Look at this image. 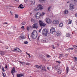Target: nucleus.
<instances>
[{"label": "nucleus", "instance_id": "nucleus-25", "mask_svg": "<svg viewBox=\"0 0 77 77\" xmlns=\"http://www.w3.org/2000/svg\"><path fill=\"white\" fill-rule=\"evenodd\" d=\"M59 27H62V26H63V23H61L59 24Z\"/></svg>", "mask_w": 77, "mask_h": 77}, {"label": "nucleus", "instance_id": "nucleus-47", "mask_svg": "<svg viewBox=\"0 0 77 77\" xmlns=\"http://www.w3.org/2000/svg\"><path fill=\"white\" fill-rule=\"evenodd\" d=\"M56 62H57V63H60V61H57Z\"/></svg>", "mask_w": 77, "mask_h": 77}, {"label": "nucleus", "instance_id": "nucleus-20", "mask_svg": "<svg viewBox=\"0 0 77 77\" xmlns=\"http://www.w3.org/2000/svg\"><path fill=\"white\" fill-rule=\"evenodd\" d=\"M66 69V72L67 74H68V71H69V67H67Z\"/></svg>", "mask_w": 77, "mask_h": 77}, {"label": "nucleus", "instance_id": "nucleus-17", "mask_svg": "<svg viewBox=\"0 0 77 77\" xmlns=\"http://www.w3.org/2000/svg\"><path fill=\"white\" fill-rule=\"evenodd\" d=\"M19 37L20 39H24L25 38L24 36L22 35L19 36Z\"/></svg>", "mask_w": 77, "mask_h": 77}, {"label": "nucleus", "instance_id": "nucleus-1", "mask_svg": "<svg viewBox=\"0 0 77 77\" xmlns=\"http://www.w3.org/2000/svg\"><path fill=\"white\" fill-rule=\"evenodd\" d=\"M31 36L32 39H36L38 36V32L36 30L33 31V32L31 34Z\"/></svg>", "mask_w": 77, "mask_h": 77}, {"label": "nucleus", "instance_id": "nucleus-18", "mask_svg": "<svg viewBox=\"0 0 77 77\" xmlns=\"http://www.w3.org/2000/svg\"><path fill=\"white\" fill-rule=\"evenodd\" d=\"M51 6L49 7L48 9V12H50L51 11Z\"/></svg>", "mask_w": 77, "mask_h": 77}, {"label": "nucleus", "instance_id": "nucleus-49", "mask_svg": "<svg viewBox=\"0 0 77 77\" xmlns=\"http://www.w3.org/2000/svg\"><path fill=\"white\" fill-rule=\"evenodd\" d=\"M21 24H22V25H24V22H22L21 23Z\"/></svg>", "mask_w": 77, "mask_h": 77}, {"label": "nucleus", "instance_id": "nucleus-24", "mask_svg": "<svg viewBox=\"0 0 77 77\" xmlns=\"http://www.w3.org/2000/svg\"><path fill=\"white\" fill-rule=\"evenodd\" d=\"M66 36L67 37H70V35L69 33H67Z\"/></svg>", "mask_w": 77, "mask_h": 77}, {"label": "nucleus", "instance_id": "nucleus-43", "mask_svg": "<svg viewBox=\"0 0 77 77\" xmlns=\"http://www.w3.org/2000/svg\"><path fill=\"white\" fill-rule=\"evenodd\" d=\"M59 55L60 56H61V57H62V56H63V54H59Z\"/></svg>", "mask_w": 77, "mask_h": 77}, {"label": "nucleus", "instance_id": "nucleus-6", "mask_svg": "<svg viewBox=\"0 0 77 77\" xmlns=\"http://www.w3.org/2000/svg\"><path fill=\"white\" fill-rule=\"evenodd\" d=\"M32 27L33 29H38V24L37 23H34L32 25Z\"/></svg>", "mask_w": 77, "mask_h": 77}, {"label": "nucleus", "instance_id": "nucleus-37", "mask_svg": "<svg viewBox=\"0 0 77 77\" xmlns=\"http://www.w3.org/2000/svg\"><path fill=\"white\" fill-rule=\"evenodd\" d=\"M74 60H75V61H77V57H74Z\"/></svg>", "mask_w": 77, "mask_h": 77}, {"label": "nucleus", "instance_id": "nucleus-4", "mask_svg": "<svg viewBox=\"0 0 77 77\" xmlns=\"http://www.w3.org/2000/svg\"><path fill=\"white\" fill-rule=\"evenodd\" d=\"M36 9H37V10H42V9H43V7L41 5H39L38 6H37V7L36 8Z\"/></svg>", "mask_w": 77, "mask_h": 77}, {"label": "nucleus", "instance_id": "nucleus-57", "mask_svg": "<svg viewBox=\"0 0 77 77\" xmlns=\"http://www.w3.org/2000/svg\"><path fill=\"white\" fill-rule=\"evenodd\" d=\"M32 13H30V15H32Z\"/></svg>", "mask_w": 77, "mask_h": 77}, {"label": "nucleus", "instance_id": "nucleus-23", "mask_svg": "<svg viewBox=\"0 0 77 77\" xmlns=\"http://www.w3.org/2000/svg\"><path fill=\"white\" fill-rule=\"evenodd\" d=\"M42 70H44V71H45V72L47 71V70L45 69V66H42Z\"/></svg>", "mask_w": 77, "mask_h": 77}, {"label": "nucleus", "instance_id": "nucleus-60", "mask_svg": "<svg viewBox=\"0 0 77 77\" xmlns=\"http://www.w3.org/2000/svg\"><path fill=\"white\" fill-rule=\"evenodd\" d=\"M72 46L73 47H74V45H73Z\"/></svg>", "mask_w": 77, "mask_h": 77}, {"label": "nucleus", "instance_id": "nucleus-27", "mask_svg": "<svg viewBox=\"0 0 77 77\" xmlns=\"http://www.w3.org/2000/svg\"><path fill=\"white\" fill-rule=\"evenodd\" d=\"M22 6V4H21L19 6V8H20V9H23V8H24V7H21Z\"/></svg>", "mask_w": 77, "mask_h": 77}, {"label": "nucleus", "instance_id": "nucleus-58", "mask_svg": "<svg viewBox=\"0 0 77 77\" xmlns=\"http://www.w3.org/2000/svg\"><path fill=\"white\" fill-rule=\"evenodd\" d=\"M36 72H38V71L37 70V71H35Z\"/></svg>", "mask_w": 77, "mask_h": 77}, {"label": "nucleus", "instance_id": "nucleus-36", "mask_svg": "<svg viewBox=\"0 0 77 77\" xmlns=\"http://www.w3.org/2000/svg\"><path fill=\"white\" fill-rule=\"evenodd\" d=\"M74 9V7L73 6H72V7H71L70 8V10H72V9Z\"/></svg>", "mask_w": 77, "mask_h": 77}, {"label": "nucleus", "instance_id": "nucleus-10", "mask_svg": "<svg viewBox=\"0 0 77 77\" xmlns=\"http://www.w3.org/2000/svg\"><path fill=\"white\" fill-rule=\"evenodd\" d=\"M31 5H34L35 4V0H30Z\"/></svg>", "mask_w": 77, "mask_h": 77}, {"label": "nucleus", "instance_id": "nucleus-11", "mask_svg": "<svg viewBox=\"0 0 77 77\" xmlns=\"http://www.w3.org/2000/svg\"><path fill=\"white\" fill-rule=\"evenodd\" d=\"M16 72L15 68V67H13L11 71V73H15Z\"/></svg>", "mask_w": 77, "mask_h": 77}, {"label": "nucleus", "instance_id": "nucleus-51", "mask_svg": "<svg viewBox=\"0 0 77 77\" xmlns=\"http://www.w3.org/2000/svg\"><path fill=\"white\" fill-rule=\"evenodd\" d=\"M19 62L21 63V64H23V62L21 61H19Z\"/></svg>", "mask_w": 77, "mask_h": 77}, {"label": "nucleus", "instance_id": "nucleus-13", "mask_svg": "<svg viewBox=\"0 0 77 77\" xmlns=\"http://www.w3.org/2000/svg\"><path fill=\"white\" fill-rule=\"evenodd\" d=\"M17 77H23L24 75L22 73H20V74H17Z\"/></svg>", "mask_w": 77, "mask_h": 77}, {"label": "nucleus", "instance_id": "nucleus-15", "mask_svg": "<svg viewBox=\"0 0 77 77\" xmlns=\"http://www.w3.org/2000/svg\"><path fill=\"white\" fill-rule=\"evenodd\" d=\"M42 66V65H41L40 66H39L38 65H35L34 66V67L36 68H37V69H39V68H40Z\"/></svg>", "mask_w": 77, "mask_h": 77}, {"label": "nucleus", "instance_id": "nucleus-29", "mask_svg": "<svg viewBox=\"0 0 77 77\" xmlns=\"http://www.w3.org/2000/svg\"><path fill=\"white\" fill-rule=\"evenodd\" d=\"M44 1H45V0H39V2H41V3H44Z\"/></svg>", "mask_w": 77, "mask_h": 77}, {"label": "nucleus", "instance_id": "nucleus-5", "mask_svg": "<svg viewBox=\"0 0 77 77\" xmlns=\"http://www.w3.org/2000/svg\"><path fill=\"white\" fill-rule=\"evenodd\" d=\"M41 16V14L39 13H37L35 14V17L37 19H39L40 18Z\"/></svg>", "mask_w": 77, "mask_h": 77}, {"label": "nucleus", "instance_id": "nucleus-44", "mask_svg": "<svg viewBox=\"0 0 77 77\" xmlns=\"http://www.w3.org/2000/svg\"><path fill=\"white\" fill-rule=\"evenodd\" d=\"M47 69H48L49 71L50 70V69L49 68V67H47Z\"/></svg>", "mask_w": 77, "mask_h": 77}, {"label": "nucleus", "instance_id": "nucleus-3", "mask_svg": "<svg viewBox=\"0 0 77 77\" xmlns=\"http://www.w3.org/2000/svg\"><path fill=\"white\" fill-rule=\"evenodd\" d=\"M39 24L41 27H42L43 26H46V24L43 23L42 20H39Z\"/></svg>", "mask_w": 77, "mask_h": 77}, {"label": "nucleus", "instance_id": "nucleus-8", "mask_svg": "<svg viewBox=\"0 0 77 77\" xmlns=\"http://www.w3.org/2000/svg\"><path fill=\"white\" fill-rule=\"evenodd\" d=\"M59 20H54L53 21V24H55V25H57L59 24Z\"/></svg>", "mask_w": 77, "mask_h": 77}, {"label": "nucleus", "instance_id": "nucleus-56", "mask_svg": "<svg viewBox=\"0 0 77 77\" xmlns=\"http://www.w3.org/2000/svg\"><path fill=\"white\" fill-rule=\"evenodd\" d=\"M12 73V75H14V73Z\"/></svg>", "mask_w": 77, "mask_h": 77}, {"label": "nucleus", "instance_id": "nucleus-46", "mask_svg": "<svg viewBox=\"0 0 77 77\" xmlns=\"http://www.w3.org/2000/svg\"><path fill=\"white\" fill-rule=\"evenodd\" d=\"M45 15V13H42V15Z\"/></svg>", "mask_w": 77, "mask_h": 77}, {"label": "nucleus", "instance_id": "nucleus-7", "mask_svg": "<svg viewBox=\"0 0 77 77\" xmlns=\"http://www.w3.org/2000/svg\"><path fill=\"white\" fill-rule=\"evenodd\" d=\"M50 32L51 33H53L54 32H56V30H55V28H54L52 27L50 29Z\"/></svg>", "mask_w": 77, "mask_h": 77}, {"label": "nucleus", "instance_id": "nucleus-38", "mask_svg": "<svg viewBox=\"0 0 77 77\" xmlns=\"http://www.w3.org/2000/svg\"><path fill=\"white\" fill-rule=\"evenodd\" d=\"M74 48H69V49H68V50H73V49H74Z\"/></svg>", "mask_w": 77, "mask_h": 77}, {"label": "nucleus", "instance_id": "nucleus-22", "mask_svg": "<svg viewBox=\"0 0 77 77\" xmlns=\"http://www.w3.org/2000/svg\"><path fill=\"white\" fill-rule=\"evenodd\" d=\"M42 42L43 43H45V42H46V39H43L42 40Z\"/></svg>", "mask_w": 77, "mask_h": 77}, {"label": "nucleus", "instance_id": "nucleus-33", "mask_svg": "<svg viewBox=\"0 0 77 77\" xmlns=\"http://www.w3.org/2000/svg\"><path fill=\"white\" fill-rule=\"evenodd\" d=\"M72 1L74 3H77V0H72Z\"/></svg>", "mask_w": 77, "mask_h": 77}, {"label": "nucleus", "instance_id": "nucleus-21", "mask_svg": "<svg viewBox=\"0 0 77 77\" xmlns=\"http://www.w3.org/2000/svg\"><path fill=\"white\" fill-rule=\"evenodd\" d=\"M67 21L69 24H71V23H72V20H68Z\"/></svg>", "mask_w": 77, "mask_h": 77}, {"label": "nucleus", "instance_id": "nucleus-28", "mask_svg": "<svg viewBox=\"0 0 77 77\" xmlns=\"http://www.w3.org/2000/svg\"><path fill=\"white\" fill-rule=\"evenodd\" d=\"M57 72L58 74H60L61 73V71L59 69V70H57Z\"/></svg>", "mask_w": 77, "mask_h": 77}, {"label": "nucleus", "instance_id": "nucleus-42", "mask_svg": "<svg viewBox=\"0 0 77 77\" xmlns=\"http://www.w3.org/2000/svg\"><path fill=\"white\" fill-rule=\"evenodd\" d=\"M21 29H24V26H22L21 27Z\"/></svg>", "mask_w": 77, "mask_h": 77}, {"label": "nucleus", "instance_id": "nucleus-52", "mask_svg": "<svg viewBox=\"0 0 77 77\" xmlns=\"http://www.w3.org/2000/svg\"><path fill=\"white\" fill-rule=\"evenodd\" d=\"M5 68H8V66L7 65H6L5 66Z\"/></svg>", "mask_w": 77, "mask_h": 77}, {"label": "nucleus", "instance_id": "nucleus-34", "mask_svg": "<svg viewBox=\"0 0 77 77\" xmlns=\"http://www.w3.org/2000/svg\"><path fill=\"white\" fill-rule=\"evenodd\" d=\"M53 48V49H56V48L55 47H54V45H52L51 46Z\"/></svg>", "mask_w": 77, "mask_h": 77}, {"label": "nucleus", "instance_id": "nucleus-53", "mask_svg": "<svg viewBox=\"0 0 77 77\" xmlns=\"http://www.w3.org/2000/svg\"><path fill=\"white\" fill-rule=\"evenodd\" d=\"M14 1H16V2H18L19 0H14Z\"/></svg>", "mask_w": 77, "mask_h": 77}, {"label": "nucleus", "instance_id": "nucleus-31", "mask_svg": "<svg viewBox=\"0 0 77 77\" xmlns=\"http://www.w3.org/2000/svg\"><path fill=\"white\" fill-rule=\"evenodd\" d=\"M26 53L27 54V55H28V56H29V58H30V57H31V56H30V54L27 53V52H26Z\"/></svg>", "mask_w": 77, "mask_h": 77}, {"label": "nucleus", "instance_id": "nucleus-39", "mask_svg": "<svg viewBox=\"0 0 77 77\" xmlns=\"http://www.w3.org/2000/svg\"><path fill=\"white\" fill-rule=\"evenodd\" d=\"M26 29L27 30H28V31H29V26H27L26 28Z\"/></svg>", "mask_w": 77, "mask_h": 77}, {"label": "nucleus", "instance_id": "nucleus-45", "mask_svg": "<svg viewBox=\"0 0 77 77\" xmlns=\"http://www.w3.org/2000/svg\"><path fill=\"white\" fill-rule=\"evenodd\" d=\"M5 48H6V49H8L9 48V47L8 46H6Z\"/></svg>", "mask_w": 77, "mask_h": 77}, {"label": "nucleus", "instance_id": "nucleus-63", "mask_svg": "<svg viewBox=\"0 0 77 77\" xmlns=\"http://www.w3.org/2000/svg\"><path fill=\"white\" fill-rule=\"evenodd\" d=\"M11 15H12V13H11Z\"/></svg>", "mask_w": 77, "mask_h": 77}, {"label": "nucleus", "instance_id": "nucleus-61", "mask_svg": "<svg viewBox=\"0 0 77 77\" xmlns=\"http://www.w3.org/2000/svg\"><path fill=\"white\" fill-rule=\"evenodd\" d=\"M75 47H76V46H77V45H75Z\"/></svg>", "mask_w": 77, "mask_h": 77}, {"label": "nucleus", "instance_id": "nucleus-40", "mask_svg": "<svg viewBox=\"0 0 77 77\" xmlns=\"http://www.w3.org/2000/svg\"><path fill=\"white\" fill-rule=\"evenodd\" d=\"M24 44H28V42L27 41L25 42H24Z\"/></svg>", "mask_w": 77, "mask_h": 77}, {"label": "nucleus", "instance_id": "nucleus-2", "mask_svg": "<svg viewBox=\"0 0 77 77\" xmlns=\"http://www.w3.org/2000/svg\"><path fill=\"white\" fill-rule=\"evenodd\" d=\"M42 33L44 36H47L48 35V32L47 29H44L42 31Z\"/></svg>", "mask_w": 77, "mask_h": 77}, {"label": "nucleus", "instance_id": "nucleus-30", "mask_svg": "<svg viewBox=\"0 0 77 77\" xmlns=\"http://www.w3.org/2000/svg\"><path fill=\"white\" fill-rule=\"evenodd\" d=\"M56 35L57 36H59V35H60V33L58 32H57L56 33Z\"/></svg>", "mask_w": 77, "mask_h": 77}, {"label": "nucleus", "instance_id": "nucleus-9", "mask_svg": "<svg viewBox=\"0 0 77 77\" xmlns=\"http://www.w3.org/2000/svg\"><path fill=\"white\" fill-rule=\"evenodd\" d=\"M46 21L47 23H48V24H50V23H51V20L48 18H47L46 19Z\"/></svg>", "mask_w": 77, "mask_h": 77}, {"label": "nucleus", "instance_id": "nucleus-16", "mask_svg": "<svg viewBox=\"0 0 77 77\" xmlns=\"http://www.w3.org/2000/svg\"><path fill=\"white\" fill-rule=\"evenodd\" d=\"M68 13V11L67 10H65L64 11V14L65 15V14H67Z\"/></svg>", "mask_w": 77, "mask_h": 77}, {"label": "nucleus", "instance_id": "nucleus-55", "mask_svg": "<svg viewBox=\"0 0 77 77\" xmlns=\"http://www.w3.org/2000/svg\"><path fill=\"white\" fill-rule=\"evenodd\" d=\"M60 57H61V56H60L58 57V59H60Z\"/></svg>", "mask_w": 77, "mask_h": 77}, {"label": "nucleus", "instance_id": "nucleus-62", "mask_svg": "<svg viewBox=\"0 0 77 77\" xmlns=\"http://www.w3.org/2000/svg\"><path fill=\"white\" fill-rule=\"evenodd\" d=\"M10 13H11V12H12V11H10Z\"/></svg>", "mask_w": 77, "mask_h": 77}, {"label": "nucleus", "instance_id": "nucleus-19", "mask_svg": "<svg viewBox=\"0 0 77 77\" xmlns=\"http://www.w3.org/2000/svg\"><path fill=\"white\" fill-rule=\"evenodd\" d=\"M31 21L32 23H36V21L35 20L33 19H31Z\"/></svg>", "mask_w": 77, "mask_h": 77}, {"label": "nucleus", "instance_id": "nucleus-32", "mask_svg": "<svg viewBox=\"0 0 77 77\" xmlns=\"http://www.w3.org/2000/svg\"><path fill=\"white\" fill-rule=\"evenodd\" d=\"M46 57L48 58L51 57V56H50V55H49L48 54H47L46 55Z\"/></svg>", "mask_w": 77, "mask_h": 77}, {"label": "nucleus", "instance_id": "nucleus-41", "mask_svg": "<svg viewBox=\"0 0 77 77\" xmlns=\"http://www.w3.org/2000/svg\"><path fill=\"white\" fill-rule=\"evenodd\" d=\"M26 65H30V63H26Z\"/></svg>", "mask_w": 77, "mask_h": 77}, {"label": "nucleus", "instance_id": "nucleus-59", "mask_svg": "<svg viewBox=\"0 0 77 77\" xmlns=\"http://www.w3.org/2000/svg\"><path fill=\"white\" fill-rule=\"evenodd\" d=\"M39 37H38V39H39Z\"/></svg>", "mask_w": 77, "mask_h": 77}, {"label": "nucleus", "instance_id": "nucleus-48", "mask_svg": "<svg viewBox=\"0 0 77 77\" xmlns=\"http://www.w3.org/2000/svg\"><path fill=\"white\" fill-rule=\"evenodd\" d=\"M4 24H8V23L6 22H5Z\"/></svg>", "mask_w": 77, "mask_h": 77}, {"label": "nucleus", "instance_id": "nucleus-12", "mask_svg": "<svg viewBox=\"0 0 77 77\" xmlns=\"http://www.w3.org/2000/svg\"><path fill=\"white\" fill-rule=\"evenodd\" d=\"M14 51H18V52H21V51L20 50V49H19V48H15L14 50Z\"/></svg>", "mask_w": 77, "mask_h": 77}, {"label": "nucleus", "instance_id": "nucleus-14", "mask_svg": "<svg viewBox=\"0 0 77 77\" xmlns=\"http://www.w3.org/2000/svg\"><path fill=\"white\" fill-rule=\"evenodd\" d=\"M54 68H55V70H56L57 71H58V70H59V66H55L54 67Z\"/></svg>", "mask_w": 77, "mask_h": 77}, {"label": "nucleus", "instance_id": "nucleus-64", "mask_svg": "<svg viewBox=\"0 0 77 77\" xmlns=\"http://www.w3.org/2000/svg\"><path fill=\"white\" fill-rule=\"evenodd\" d=\"M67 3H69V2H67Z\"/></svg>", "mask_w": 77, "mask_h": 77}, {"label": "nucleus", "instance_id": "nucleus-54", "mask_svg": "<svg viewBox=\"0 0 77 77\" xmlns=\"http://www.w3.org/2000/svg\"><path fill=\"white\" fill-rule=\"evenodd\" d=\"M2 68V65H0V68Z\"/></svg>", "mask_w": 77, "mask_h": 77}, {"label": "nucleus", "instance_id": "nucleus-35", "mask_svg": "<svg viewBox=\"0 0 77 77\" xmlns=\"http://www.w3.org/2000/svg\"><path fill=\"white\" fill-rule=\"evenodd\" d=\"M2 70L3 72H5V69H4V67H2Z\"/></svg>", "mask_w": 77, "mask_h": 77}, {"label": "nucleus", "instance_id": "nucleus-50", "mask_svg": "<svg viewBox=\"0 0 77 77\" xmlns=\"http://www.w3.org/2000/svg\"><path fill=\"white\" fill-rule=\"evenodd\" d=\"M67 56H68V54H65V57H66Z\"/></svg>", "mask_w": 77, "mask_h": 77}, {"label": "nucleus", "instance_id": "nucleus-26", "mask_svg": "<svg viewBox=\"0 0 77 77\" xmlns=\"http://www.w3.org/2000/svg\"><path fill=\"white\" fill-rule=\"evenodd\" d=\"M15 18H18V15L17 14H15Z\"/></svg>", "mask_w": 77, "mask_h": 77}]
</instances>
